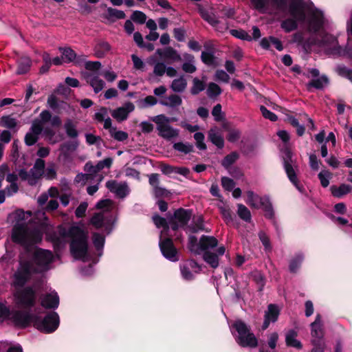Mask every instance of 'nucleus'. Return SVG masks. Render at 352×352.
<instances>
[{"mask_svg": "<svg viewBox=\"0 0 352 352\" xmlns=\"http://www.w3.org/2000/svg\"><path fill=\"white\" fill-rule=\"evenodd\" d=\"M43 239L42 232L28 226L26 223H15L12 229L11 239L12 242L28 248L40 243Z\"/></svg>", "mask_w": 352, "mask_h": 352, "instance_id": "f257e3e1", "label": "nucleus"}, {"mask_svg": "<svg viewBox=\"0 0 352 352\" xmlns=\"http://www.w3.org/2000/svg\"><path fill=\"white\" fill-rule=\"evenodd\" d=\"M232 327L238 333L235 338L236 343L242 347L254 348L258 346V340L250 328L241 320H236L232 324Z\"/></svg>", "mask_w": 352, "mask_h": 352, "instance_id": "f03ea898", "label": "nucleus"}, {"mask_svg": "<svg viewBox=\"0 0 352 352\" xmlns=\"http://www.w3.org/2000/svg\"><path fill=\"white\" fill-rule=\"evenodd\" d=\"M283 152V164L287 177L296 189L301 193H303L305 192V188L298 179L296 174L298 166L294 165L293 153L291 149L287 147H286Z\"/></svg>", "mask_w": 352, "mask_h": 352, "instance_id": "7ed1b4c3", "label": "nucleus"}, {"mask_svg": "<svg viewBox=\"0 0 352 352\" xmlns=\"http://www.w3.org/2000/svg\"><path fill=\"white\" fill-rule=\"evenodd\" d=\"M14 294L16 303L26 310H31L36 304L37 292L32 286L21 287Z\"/></svg>", "mask_w": 352, "mask_h": 352, "instance_id": "20e7f679", "label": "nucleus"}, {"mask_svg": "<svg viewBox=\"0 0 352 352\" xmlns=\"http://www.w3.org/2000/svg\"><path fill=\"white\" fill-rule=\"evenodd\" d=\"M60 323L58 314L55 311L48 313L43 318L36 315L34 327L41 332L51 333L55 331Z\"/></svg>", "mask_w": 352, "mask_h": 352, "instance_id": "39448f33", "label": "nucleus"}, {"mask_svg": "<svg viewBox=\"0 0 352 352\" xmlns=\"http://www.w3.org/2000/svg\"><path fill=\"white\" fill-rule=\"evenodd\" d=\"M70 252L76 259L84 258L88 250L87 234L82 228V232L76 234L71 240Z\"/></svg>", "mask_w": 352, "mask_h": 352, "instance_id": "423d86ee", "label": "nucleus"}, {"mask_svg": "<svg viewBox=\"0 0 352 352\" xmlns=\"http://www.w3.org/2000/svg\"><path fill=\"white\" fill-rule=\"evenodd\" d=\"M320 47L325 49L329 55L340 56L342 54V47L338 44L336 37L325 32L319 33V38L316 41Z\"/></svg>", "mask_w": 352, "mask_h": 352, "instance_id": "0eeeda50", "label": "nucleus"}, {"mask_svg": "<svg viewBox=\"0 0 352 352\" xmlns=\"http://www.w3.org/2000/svg\"><path fill=\"white\" fill-rule=\"evenodd\" d=\"M192 216L191 209L179 208L176 209L173 214L168 217V222L173 231H177L179 228H185L188 224Z\"/></svg>", "mask_w": 352, "mask_h": 352, "instance_id": "6e6552de", "label": "nucleus"}, {"mask_svg": "<svg viewBox=\"0 0 352 352\" xmlns=\"http://www.w3.org/2000/svg\"><path fill=\"white\" fill-rule=\"evenodd\" d=\"M34 271V266L30 261H21L13 276L14 286L23 287L31 278Z\"/></svg>", "mask_w": 352, "mask_h": 352, "instance_id": "1a4fd4ad", "label": "nucleus"}, {"mask_svg": "<svg viewBox=\"0 0 352 352\" xmlns=\"http://www.w3.org/2000/svg\"><path fill=\"white\" fill-rule=\"evenodd\" d=\"M151 120L157 124V129L159 131L158 135L166 140L177 137L179 130L173 129L168 124L170 120L164 114H160L151 118Z\"/></svg>", "mask_w": 352, "mask_h": 352, "instance_id": "9d476101", "label": "nucleus"}, {"mask_svg": "<svg viewBox=\"0 0 352 352\" xmlns=\"http://www.w3.org/2000/svg\"><path fill=\"white\" fill-rule=\"evenodd\" d=\"M116 222V217L112 215L105 216L104 212L94 213L89 221L90 224L97 230L104 228L107 234L112 232Z\"/></svg>", "mask_w": 352, "mask_h": 352, "instance_id": "9b49d317", "label": "nucleus"}, {"mask_svg": "<svg viewBox=\"0 0 352 352\" xmlns=\"http://www.w3.org/2000/svg\"><path fill=\"white\" fill-rule=\"evenodd\" d=\"M29 311H10V316L8 319L10 320L15 327L21 329L29 327L31 323L34 326L36 314H32Z\"/></svg>", "mask_w": 352, "mask_h": 352, "instance_id": "f8f14e48", "label": "nucleus"}, {"mask_svg": "<svg viewBox=\"0 0 352 352\" xmlns=\"http://www.w3.org/2000/svg\"><path fill=\"white\" fill-rule=\"evenodd\" d=\"M159 247L162 255L166 259L172 262H175L179 260L177 249L175 246L173 240L171 237L162 239V237L160 236Z\"/></svg>", "mask_w": 352, "mask_h": 352, "instance_id": "ddd939ff", "label": "nucleus"}, {"mask_svg": "<svg viewBox=\"0 0 352 352\" xmlns=\"http://www.w3.org/2000/svg\"><path fill=\"white\" fill-rule=\"evenodd\" d=\"M309 31L318 34L323 28L324 24V16L323 12L318 8H315L310 14L307 21Z\"/></svg>", "mask_w": 352, "mask_h": 352, "instance_id": "4468645a", "label": "nucleus"}, {"mask_svg": "<svg viewBox=\"0 0 352 352\" xmlns=\"http://www.w3.org/2000/svg\"><path fill=\"white\" fill-rule=\"evenodd\" d=\"M289 11L291 16L299 21L300 23H304L306 21L305 3L302 0H291Z\"/></svg>", "mask_w": 352, "mask_h": 352, "instance_id": "2eb2a0df", "label": "nucleus"}, {"mask_svg": "<svg viewBox=\"0 0 352 352\" xmlns=\"http://www.w3.org/2000/svg\"><path fill=\"white\" fill-rule=\"evenodd\" d=\"M34 263L40 267L47 266L53 260L52 252L43 249H37L33 254Z\"/></svg>", "mask_w": 352, "mask_h": 352, "instance_id": "dca6fc26", "label": "nucleus"}, {"mask_svg": "<svg viewBox=\"0 0 352 352\" xmlns=\"http://www.w3.org/2000/svg\"><path fill=\"white\" fill-rule=\"evenodd\" d=\"M135 106L131 102H126L124 106L118 107L111 111V116L118 122L126 120L129 114L133 111Z\"/></svg>", "mask_w": 352, "mask_h": 352, "instance_id": "f3484780", "label": "nucleus"}, {"mask_svg": "<svg viewBox=\"0 0 352 352\" xmlns=\"http://www.w3.org/2000/svg\"><path fill=\"white\" fill-rule=\"evenodd\" d=\"M280 314V310L275 304H270L267 306V310L265 312L264 321L262 324V329L265 330L268 328L270 322L277 321Z\"/></svg>", "mask_w": 352, "mask_h": 352, "instance_id": "a211bd4d", "label": "nucleus"}, {"mask_svg": "<svg viewBox=\"0 0 352 352\" xmlns=\"http://www.w3.org/2000/svg\"><path fill=\"white\" fill-rule=\"evenodd\" d=\"M113 163L111 157H107L103 160L99 161L96 165L94 166L91 162H88L85 165V170L90 174H96L102 170L104 168H109Z\"/></svg>", "mask_w": 352, "mask_h": 352, "instance_id": "6ab92c4d", "label": "nucleus"}, {"mask_svg": "<svg viewBox=\"0 0 352 352\" xmlns=\"http://www.w3.org/2000/svg\"><path fill=\"white\" fill-rule=\"evenodd\" d=\"M41 305L48 309H55L59 305V297L57 293L46 294L41 297Z\"/></svg>", "mask_w": 352, "mask_h": 352, "instance_id": "aec40b11", "label": "nucleus"}, {"mask_svg": "<svg viewBox=\"0 0 352 352\" xmlns=\"http://www.w3.org/2000/svg\"><path fill=\"white\" fill-rule=\"evenodd\" d=\"M107 114L108 109L105 107H100L99 112H96L94 114V119L97 120L98 122H104V128L105 129H109V131L110 132L112 129H116V127H112L111 119L109 117L105 118Z\"/></svg>", "mask_w": 352, "mask_h": 352, "instance_id": "412c9836", "label": "nucleus"}, {"mask_svg": "<svg viewBox=\"0 0 352 352\" xmlns=\"http://www.w3.org/2000/svg\"><path fill=\"white\" fill-rule=\"evenodd\" d=\"M321 326V316L317 314L315 320L311 324V334L313 340H320V343L324 336Z\"/></svg>", "mask_w": 352, "mask_h": 352, "instance_id": "4be33fe9", "label": "nucleus"}, {"mask_svg": "<svg viewBox=\"0 0 352 352\" xmlns=\"http://www.w3.org/2000/svg\"><path fill=\"white\" fill-rule=\"evenodd\" d=\"M218 245V240L212 236L202 235L199 241L200 250L208 251L209 248H214Z\"/></svg>", "mask_w": 352, "mask_h": 352, "instance_id": "5701e85b", "label": "nucleus"}, {"mask_svg": "<svg viewBox=\"0 0 352 352\" xmlns=\"http://www.w3.org/2000/svg\"><path fill=\"white\" fill-rule=\"evenodd\" d=\"M260 206L263 208L265 212L264 216L266 219H274V210L273 208L272 204L268 196H264L260 198Z\"/></svg>", "mask_w": 352, "mask_h": 352, "instance_id": "b1692460", "label": "nucleus"}, {"mask_svg": "<svg viewBox=\"0 0 352 352\" xmlns=\"http://www.w3.org/2000/svg\"><path fill=\"white\" fill-rule=\"evenodd\" d=\"M58 231L61 237H69L72 239L74 236L82 232V228L77 226H72L69 228H67L64 226H59L58 227Z\"/></svg>", "mask_w": 352, "mask_h": 352, "instance_id": "393cba45", "label": "nucleus"}, {"mask_svg": "<svg viewBox=\"0 0 352 352\" xmlns=\"http://www.w3.org/2000/svg\"><path fill=\"white\" fill-rule=\"evenodd\" d=\"M298 333L294 329H289L285 335V343L287 346L301 349L302 344L300 341L296 339Z\"/></svg>", "mask_w": 352, "mask_h": 352, "instance_id": "a878e982", "label": "nucleus"}, {"mask_svg": "<svg viewBox=\"0 0 352 352\" xmlns=\"http://www.w3.org/2000/svg\"><path fill=\"white\" fill-rule=\"evenodd\" d=\"M156 52L160 56L170 59L173 61L182 60L181 56L177 53V50L172 47H168L164 50L157 49Z\"/></svg>", "mask_w": 352, "mask_h": 352, "instance_id": "bb28decb", "label": "nucleus"}, {"mask_svg": "<svg viewBox=\"0 0 352 352\" xmlns=\"http://www.w3.org/2000/svg\"><path fill=\"white\" fill-rule=\"evenodd\" d=\"M32 67V60L28 56H22L17 60V75L27 74Z\"/></svg>", "mask_w": 352, "mask_h": 352, "instance_id": "cd10ccee", "label": "nucleus"}, {"mask_svg": "<svg viewBox=\"0 0 352 352\" xmlns=\"http://www.w3.org/2000/svg\"><path fill=\"white\" fill-rule=\"evenodd\" d=\"M330 190L334 197L341 198L351 191L352 186L345 184H342L339 186L333 185L330 187Z\"/></svg>", "mask_w": 352, "mask_h": 352, "instance_id": "c85d7f7f", "label": "nucleus"}, {"mask_svg": "<svg viewBox=\"0 0 352 352\" xmlns=\"http://www.w3.org/2000/svg\"><path fill=\"white\" fill-rule=\"evenodd\" d=\"M111 50V45L108 42L100 41L94 47V55L98 58H104Z\"/></svg>", "mask_w": 352, "mask_h": 352, "instance_id": "c756f323", "label": "nucleus"}, {"mask_svg": "<svg viewBox=\"0 0 352 352\" xmlns=\"http://www.w3.org/2000/svg\"><path fill=\"white\" fill-rule=\"evenodd\" d=\"M204 261L208 263L210 267L216 269L219 265V259L218 255L210 251H206L203 254Z\"/></svg>", "mask_w": 352, "mask_h": 352, "instance_id": "7c9ffc66", "label": "nucleus"}, {"mask_svg": "<svg viewBox=\"0 0 352 352\" xmlns=\"http://www.w3.org/2000/svg\"><path fill=\"white\" fill-rule=\"evenodd\" d=\"M299 21L289 17L283 20L280 23V28L286 32L289 33L298 28Z\"/></svg>", "mask_w": 352, "mask_h": 352, "instance_id": "2f4dec72", "label": "nucleus"}, {"mask_svg": "<svg viewBox=\"0 0 352 352\" xmlns=\"http://www.w3.org/2000/svg\"><path fill=\"white\" fill-rule=\"evenodd\" d=\"M329 80L326 75H322L320 78L312 79L307 84V89L309 90L310 87H314L316 89H323L324 85H328Z\"/></svg>", "mask_w": 352, "mask_h": 352, "instance_id": "473e14b6", "label": "nucleus"}, {"mask_svg": "<svg viewBox=\"0 0 352 352\" xmlns=\"http://www.w3.org/2000/svg\"><path fill=\"white\" fill-rule=\"evenodd\" d=\"M239 158V154L236 151H232L224 157L221 160V164L225 169H228L232 166Z\"/></svg>", "mask_w": 352, "mask_h": 352, "instance_id": "72a5a7b5", "label": "nucleus"}, {"mask_svg": "<svg viewBox=\"0 0 352 352\" xmlns=\"http://www.w3.org/2000/svg\"><path fill=\"white\" fill-rule=\"evenodd\" d=\"M59 51L65 63H72L76 58V53L70 47H59Z\"/></svg>", "mask_w": 352, "mask_h": 352, "instance_id": "f704fd0d", "label": "nucleus"}, {"mask_svg": "<svg viewBox=\"0 0 352 352\" xmlns=\"http://www.w3.org/2000/svg\"><path fill=\"white\" fill-rule=\"evenodd\" d=\"M186 86V80L184 78V76H181L179 78L173 80L170 88L175 92H182L185 90Z\"/></svg>", "mask_w": 352, "mask_h": 352, "instance_id": "c9c22d12", "label": "nucleus"}, {"mask_svg": "<svg viewBox=\"0 0 352 352\" xmlns=\"http://www.w3.org/2000/svg\"><path fill=\"white\" fill-rule=\"evenodd\" d=\"M304 256L302 254H296L290 261L289 265V270L291 273H296L300 268Z\"/></svg>", "mask_w": 352, "mask_h": 352, "instance_id": "e433bc0d", "label": "nucleus"}, {"mask_svg": "<svg viewBox=\"0 0 352 352\" xmlns=\"http://www.w3.org/2000/svg\"><path fill=\"white\" fill-rule=\"evenodd\" d=\"M107 14L106 19L114 22L116 19H122L126 17V14L124 11L119 10L112 8H108Z\"/></svg>", "mask_w": 352, "mask_h": 352, "instance_id": "4c0bfd02", "label": "nucleus"}, {"mask_svg": "<svg viewBox=\"0 0 352 352\" xmlns=\"http://www.w3.org/2000/svg\"><path fill=\"white\" fill-rule=\"evenodd\" d=\"M78 146L77 140L67 141L60 145V151L65 155L75 151Z\"/></svg>", "mask_w": 352, "mask_h": 352, "instance_id": "58836bf2", "label": "nucleus"}, {"mask_svg": "<svg viewBox=\"0 0 352 352\" xmlns=\"http://www.w3.org/2000/svg\"><path fill=\"white\" fill-rule=\"evenodd\" d=\"M237 214L243 221L250 223L252 219V215L250 210L243 204H237Z\"/></svg>", "mask_w": 352, "mask_h": 352, "instance_id": "ea45409f", "label": "nucleus"}, {"mask_svg": "<svg viewBox=\"0 0 352 352\" xmlns=\"http://www.w3.org/2000/svg\"><path fill=\"white\" fill-rule=\"evenodd\" d=\"M17 126V120L11 116H3L0 118V126L13 129Z\"/></svg>", "mask_w": 352, "mask_h": 352, "instance_id": "a19ab883", "label": "nucleus"}, {"mask_svg": "<svg viewBox=\"0 0 352 352\" xmlns=\"http://www.w3.org/2000/svg\"><path fill=\"white\" fill-rule=\"evenodd\" d=\"M169 102L165 100H161L160 104L170 107H175L179 106L182 103V98L177 94H171L168 98Z\"/></svg>", "mask_w": 352, "mask_h": 352, "instance_id": "79ce46f5", "label": "nucleus"}, {"mask_svg": "<svg viewBox=\"0 0 352 352\" xmlns=\"http://www.w3.org/2000/svg\"><path fill=\"white\" fill-rule=\"evenodd\" d=\"M64 128L69 138H76L78 136V132L72 120L69 119L65 122Z\"/></svg>", "mask_w": 352, "mask_h": 352, "instance_id": "37998d69", "label": "nucleus"}, {"mask_svg": "<svg viewBox=\"0 0 352 352\" xmlns=\"http://www.w3.org/2000/svg\"><path fill=\"white\" fill-rule=\"evenodd\" d=\"M209 140L218 148H223L224 146L223 138L217 133L210 131L208 133Z\"/></svg>", "mask_w": 352, "mask_h": 352, "instance_id": "c03bdc74", "label": "nucleus"}, {"mask_svg": "<svg viewBox=\"0 0 352 352\" xmlns=\"http://www.w3.org/2000/svg\"><path fill=\"white\" fill-rule=\"evenodd\" d=\"M173 148L174 150L179 151L184 154H188L191 152H194V146L192 144L190 143L184 144L182 142H176L173 145Z\"/></svg>", "mask_w": 352, "mask_h": 352, "instance_id": "a18cd8bd", "label": "nucleus"}, {"mask_svg": "<svg viewBox=\"0 0 352 352\" xmlns=\"http://www.w3.org/2000/svg\"><path fill=\"white\" fill-rule=\"evenodd\" d=\"M221 93L222 89L217 84L214 82L208 84L206 94L210 98H214L221 95Z\"/></svg>", "mask_w": 352, "mask_h": 352, "instance_id": "49530a36", "label": "nucleus"}, {"mask_svg": "<svg viewBox=\"0 0 352 352\" xmlns=\"http://www.w3.org/2000/svg\"><path fill=\"white\" fill-rule=\"evenodd\" d=\"M192 87L190 89L192 95H197L206 89V84L198 78H194L192 80Z\"/></svg>", "mask_w": 352, "mask_h": 352, "instance_id": "de8ad7c7", "label": "nucleus"}, {"mask_svg": "<svg viewBox=\"0 0 352 352\" xmlns=\"http://www.w3.org/2000/svg\"><path fill=\"white\" fill-rule=\"evenodd\" d=\"M263 197H260L259 195L255 194L253 191L249 190L247 192V201L246 203L251 208L258 209L259 208L258 205L256 204V201L260 202V198Z\"/></svg>", "mask_w": 352, "mask_h": 352, "instance_id": "09e8293b", "label": "nucleus"}, {"mask_svg": "<svg viewBox=\"0 0 352 352\" xmlns=\"http://www.w3.org/2000/svg\"><path fill=\"white\" fill-rule=\"evenodd\" d=\"M93 244L96 250L100 251L103 249L105 238L104 236L98 232H94L92 235Z\"/></svg>", "mask_w": 352, "mask_h": 352, "instance_id": "8fccbe9b", "label": "nucleus"}, {"mask_svg": "<svg viewBox=\"0 0 352 352\" xmlns=\"http://www.w3.org/2000/svg\"><path fill=\"white\" fill-rule=\"evenodd\" d=\"M230 33L232 36L243 41H251L252 40V36L242 29H232L230 30Z\"/></svg>", "mask_w": 352, "mask_h": 352, "instance_id": "3c124183", "label": "nucleus"}, {"mask_svg": "<svg viewBox=\"0 0 352 352\" xmlns=\"http://www.w3.org/2000/svg\"><path fill=\"white\" fill-rule=\"evenodd\" d=\"M188 249L195 254H200L197 238L194 235H191L188 238Z\"/></svg>", "mask_w": 352, "mask_h": 352, "instance_id": "603ef678", "label": "nucleus"}, {"mask_svg": "<svg viewBox=\"0 0 352 352\" xmlns=\"http://www.w3.org/2000/svg\"><path fill=\"white\" fill-rule=\"evenodd\" d=\"M201 61L207 65H213L215 62V56L213 52H202L201 55Z\"/></svg>", "mask_w": 352, "mask_h": 352, "instance_id": "864d4df0", "label": "nucleus"}, {"mask_svg": "<svg viewBox=\"0 0 352 352\" xmlns=\"http://www.w3.org/2000/svg\"><path fill=\"white\" fill-rule=\"evenodd\" d=\"M131 19L135 23L144 24L146 20V15L142 11L135 10L131 15Z\"/></svg>", "mask_w": 352, "mask_h": 352, "instance_id": "5fc2aeb1", "label": "nucleus"}, {"mask_svg": "<svg viewBox=\"0 0 352 352\" xmlns=\"http://www.w3.org/2000/svg\"><path fill=\"white\" fill-rule=\"evenodd\" d=\"M221 214L226 224H229L234 221V215L229 208H221Z\"/></svg>", "mask_w": 352, "mask_h": 352, "instance_id": "6e6d98bb", "label": "nucleus"}, {"mask_svg": "<svg viewBox=\"0 0 352 352\" xmlns=\"http://www.w3.org/2000/svg\"><path fill=\"white\" fill-rule=\"evenodd\" d=\"M110 135L115 140L120 142H123L129 138V135L126 132L122 131H116V128L112 129V130L110 131Z\"/></svg>", "mask_w": 352, "mask_h": 352, "instance_id": "4d7b16f0", "label": "nucleus"}, {"mask_svg": "<svg viewBox=\"0 0 352 352\" xmlns=\"http://www.w3.org/2000/svg\"><path fill=\"white\" fill-rule=\"evenodd\" d=\"M43 124L41 121L38 120H35L33 121L32 126L30 129V131L32 133L39 136L41 133L43 131Z\"/></svg>", "mask_w": 352, "mask_h": 352, "instance_id": "13d9d810", "label": "nucleus"}, {"mask_svg": "<svg viewBox=\"0 0 352 352\" xmlns=\"http://www.w3.org/2000/svg\"><path fill=\"white\" fill-rule=\"evenodd\" d=\"M30 178L29 179V185L34 186L36 184L38 180L41 177L43 174L37 170H35L34 168H32L30 171Z\"/></svg>", "mask_w": 352, "mask_h": 352, "instance_id": "bf43d9fd", "label": "nucleus"}, {"mask_svg": "<svg viewBox=\"0 0 352 352\" xmlns=\"http://www.w3.org/2000/svg\"><path fill=\"white\" fill-rule=\"evenodd\" d=\"M234 181L228 177H221V186L224 188L225 190L232 191L235 187Z\"/></svg>", "mask_w": 352, "mask_h": 352, "instance_id": "052dcab7", "label": "nucleus"}, {"mask_svg": "<svg viewBox=\"0 0 352 352\" xmlns=\"http://www.w3.org/2000/svg\"><path fill=\"white\" fill-rule=\"evenodd\" d=\"M94 89L96 94L99 93L102 91L105 85V82L103 80L100 79L98 76H96V78L89 85Z\"/></svg>", "mask_w": 352, "mask_h": 352, "instance_id": "680f3d73", "label": "nucleus"}, {"mask_svg": "<svg viewBox=\"0 0 352 352\" xmlns=\"http://www.w3.org/2000/svg\"><path fill=\"white\" fill-rule=\"evenodd\" d=\"M112 204V200L109 199H102L97 202L96 208L98 210H103L102 212L104 213L106 211H109L110 210Z\"/></svg>", "mask_w": 352, "mask_h": 352, "instance_id": "e2e57ef3", "label": "nucleus"}, {"mask_svg": "<svg viewBox=\"0 0 352 352\" xmlns=\"http://www.w3.org/2000/svg\"><path fill=\"white\" fill-rule=\"evenodd\" d=\"M260 111L262 113V116L272 122H275L278 120V116L271 111L268 110L265 106H260Z\"/></svg>", "mask_w": 352, "mask_h": 352, "instance_id": "0e129e2a", "label": "nucleus"}, {"mask_svg": "<svg viewBox=\"0 0 352 352\" xmlns=\"http://www.w3.org/2000/svg\"><path fill=\"white\" fill-rule=\"evenodd\" d=\"M38 139L39 136L29 131L25 135L24 142L27 146H30L34 145L38 142Z\"/></svg>", "mask_w": 352, "mask_h": 352, "instance_id": "69168bd1", "label": "nucleus"}, {"mask_svg": "<svg viewBox=\"0 0 352 352\" xmlns=\"http://www.w3.org/2000/svg\"><path fill=\"white\" fill-rule=\"evenodd\" d=\"M228 132L226 138L230 142H235L240 138L241 132L239 130L230 129L228 130Z\"/></svg>", "mask_w": 352, "mask_h": 352, "instance_id": "338daca9", "label": "nucleus"}, {"mask_svg": "<svg viewBox=\"0 0 352 352\" xmlns=\"http://www.w3.org/2000/svg\"><path fill=\"white\" fill-rule=\"evenodd\" d=\"M268 0H251L254 8L261 12H263L268 5Z\"/></svg>", "mask_w": 352, "mask_h": 352, "instance_id": "774afa93", "label": "nucleus"}]
</instances>
